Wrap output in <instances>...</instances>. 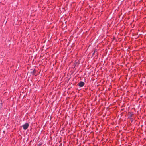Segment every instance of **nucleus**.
<instances>
[{
	"label": "nucleus",
	"mask_w": 146,
	"mask_h": 146,
	"mask_svg": "<svg viewBox=\"0 0 146 146\" xmlns=\"http://www.w3.org/2000/svg\"><path fill=\"white\" fill-rule=\"evenodd\" d=\"M29 124L27 123H26L25 124H24L23 125V129L24 130H26L28 127L29 126Z\"/></svg>",
	"instance_id": "nucleus-1"
},
{
	"label": "nucleus",
	"mask_w": 146,
	"mask_h": 146,
	"mask_svg": "<svg viewBox=\"0 0 146 146\" xmlns=\"http://www.w3.org/2000/svg\"><path fill=\"white\" fill-rule=\"evenodd\" d=\"M84 85V83L82 81L80 82L79 83H78V86L80 87H83Z\"/></svg>",
	"instance_id": "nucleus-2"
},
{
	"label": "nucleus",
	"mask_w": 146,
	"mask_h": 146,
	"mask_svg": "<svg viewBox=\"0 0 146 146\" xmlns=\"http://www.w3.org/2000/svg\"><path fill=\"white\" fill-rule=\"evenodd\" d=\"M95 52V51H94V52H93V53L92 54H93H93H94Z\"/></svg>",
	"instance_id": "nucleus-3"
}]
</instances>
